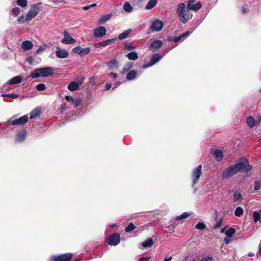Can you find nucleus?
<instances>
[{"label":"nucleus","instance_id":"5fc2aeb1","mask_svg":"<svg viewBox=\"0 0 261 261\" xmlns=\"http://www.w3.org/2000/svg\"><path fill=\"white\" fill-rule=\"evenodd\" d=\"M124 49L130 50V43L126 42L125 44Z\"/></svg>","mask_w":261,"mask_h":261},{"label":"nucleus","instance_id":"e2e57ef3","mask_svg":"<svg viewBox=\"0 0 261 261\" xmlns=\"http://www.w3.org/2000/svg\"><path fill=\"white\" fill-rule=\"evenodd\" d=\"M33 58L32 57H29L27 59V62L30 64H32L33 62Z\"/></svg>","mask_w":261,"mask_h":261},{"label":"nucleus","instance_id":"58836bf2","mask_svg":"<svg viewBox=\"0 0 261 261\" xmlns=\"http://www.w3.org/2000/svg\"><path fill=\"white\" fill-rule=\"evenodd\" d=\"M16 2L18 5L22 7H25L28 4L27 0H17Z\"/></svg>","mask_w":261,"mask_h":261},{"label":"nucleus","instance_id":"f3484780","mask_svg":"<svg viewBox=\"0 0 261 261\" xmlns=\"http://www.w3.org/2000/svg\"><path fill=\"white\" fill-rule=\"evenodd\" d=\"M29 118L28 116L25 115H23V116L17 119H15L14 120H13L11 122V124L12 125H23L27 123L28 121Z\"/></svg>","mask_w":261,"mask_h":261},{"label":"nucleus","instance_id":"052dcab7","mask_svg":"<svg viewBox=\"0 0 261 261\" xmlns=\"http://www.w3.org/2000/svg\"><path fill=\"white\" fill-rule=\"evenodd\" d=\"M121 84L120 82H116L113 85V89H114L115 88H117L119 86V85Z\"/></svg>","mask_w":261,"mask_h":261},{"label":"nucleus","instance_id":"f03ea898","mask_svg":"<svg viewBox=\"0 0 261 261\" xmlns=\"http://www.w3.org/2000/svg\"><path fill=\"white\" fill-rule=\"evenodd\" d=\"M176 12L180 20L184 23H185L192 16L190 10L188 8H186L185 5L183 3H180L178 5Z\"/></svg>","mask_w":261,"mask_h":261},{"label":"nucleus","instance_id":"a18cd8bd","mask_svg":"<svg viewBox=\"0 0 261 261\" xmlns=\"http://www.w3.org/2000/svg\"><path fill=\"white\" fill-rule=\"evenodd\" d=\"M112 16V14H109L102 17L101 21L106 22L108 21Z\"/></svg>","mask_w":261,"mask_h":261},{"label":"nucleus","instance_id":"bb28decb","mask_svg":"<svg viewBox=\"0 0 261 261\" xmlns=\"http://www.w3.org/2000/svg\"><path fill=\"white\" fill-rule=\"evenodd\" d=\"M107 64L110 69H116L118 67V62L115 59L110 61Z\"/></svg>","mask_w":261,"mask_h":261},{"label":"nucleus","instance_id":"1a4fd4ad","mask_svg":"<svg viewBox=\"0 0 261 261\" xmlns=\"http://www.w3.org/2000/svg\"><path fill=\"white\" fill-rule=\"evenodd\" d=\"M237 173L233 165L226 168L222 173V177L223 179L228 178Z\"/></svg>","mask_w":261,"mask_h":261},{"label":"nucleus","instance_id":"09e8293b","mask_svg":"<svg viewBox=\"0 0 261 261\" xmlns=\"http://www.w3.org/2000/svg\"><path fill=\"white\" fill-rule=\"evenodd\" d=\"M65 99L68 102H71L72 103H73V102H74V98L72 97H71V96H69V95L66 96H65Z\"/></svg>","mask_w":261,"mask_h":261},{"label":"nucleus","instance_id":"72a5a7b5","mask_svg":"<svg viewBox=\"0 0 261 261\" xmlns=\"http://www.w3.org/2000/svg\"><path fill=\"white\" fill-rule=\"evenodd\" d=\"M26 137V133H19L16 136L15 141L17 142H21L24 140Z\"/></svg>","mask_w":261,"mask_h":261},{"label":"nucleus","instance_id":"3c124183","mask_svg":"<svg viewBox=\"0 0 261 261\" xmlns=\"http://www.w3.org/2000/svg\"><path fill=\"white\" fill-rule=\"evenodd\" d=\"M231 241V238H228V237H226L224 238V241L226 244H228L230 243Z\"/></svg>","mask_w":261,"mask_h":261},{"label":"nucleus","instance_id":"2f4dec72","mask_svg":"<svg viewBox=\"0 0 261 261\" xmlns=\"http://www.w3.org/2000/svg\"><path fill=\"white\" fill-rule=\"evenodd\" d=\"M40 114V110L38 109H36L31 112L30 118L31 119H34L36 117L39 116Z\"/></svg>","mask_w":261,"mask_h":261},{"label":"nucleus","instance_id":"5701e85b","mask_svg":"<svg viewBox=\"0 0 261 261\" xmlns=\"http://www.w3.org/2000/svg\"><path fill=\"white\" fill-rule=\"evenodd\" d=\"M246 123L250 128H252L256 125L258 124L257 123V121H256L252 117H247L246 119Z\"/></svg>","mask_w":261,"mask_h":261},{"label":"nucleus","instance_id":"f704fd0d","mask_svg":"<svg viewBox=\"0 0 261 261\" xmlns=\"http://www.w3.org/2000/svg\"><path fill=\"white\" fill-rule=\"evenodd\" d=\"M242 198V194L238 191H234L233 193V200L234 202H237L239 200H241Z\"/></svg>","mask_w":261,"mask_h":261},{"label":"nucleus","instance_id":"4d7b16f0","mask_svg":"<svg viewBox=\"0 0 261 261\" xmlns=\"http://www.w3.org/2000/svg\"><path fill=\"white\" fill-rule=\"evenodd\" d=\"M150 258V257H140L138 259V261H149Z\"/></svg>","mask_w":261,"mask_h":261},{"label":"nucleus","instance_id":"4468645a","mask_svg":"<svg viewBox=\"0 0 261 261\" xmlns=\"http://www.w3.org/2000/svg\"><path fill=\"white\" fill-rule=\"evenodd\" d=\"M201 3L199 2L195 4L194 0H189L187 7L190 10L197 11L201 8Z\"/></svg>","mask_w":261,"mask_h":261},{"label":"nucleus","instance_id":"8fccbe9b","mask_svg":"<svg viewBox=\"0 0 261 261\" xmlns=\"http://www.w3.org/2000/svg\"><path fill=\"white\" fill-rule=\"evenodd\" d=\"M137 54L134 51H132V60H136L138 58Z\"/></svg>","mask_w":261,"mask_h":261},{"label":"nucleus","instance_id":"0e129e2a","mask_svg":"<svg viewBox=\"0 0 261 261\" xmlns=\"http://www.w3.org/2000/svg\"><path fill=\"white\" fill-rule=\"evenodd\" d=\"M23 19V16H21L20 17H19L18 19H17V21L20 23V22H21L22 20Z\"/></svg>","mask_w":261,"mask_h":261},{"label":"nucleus","instance_id":"ddd939ff","mask_svg":"<svg viewBox=\"0 0 261 261\" xmlns=\"http://www.w3.org/2000/svg\"><path fill=\"white\" fill-rule=\"evenodd\" d=\"M163 23L162 21L155 19L152 23L150 27V29L152 31H159L162 29Z\"/></svg>","mask_w":261,"mask_h":261},{"label":"nucleus","instance_id":"dca6fc26","mask_svg":"<svg viewBox=\"0 0 261 261\" xmlns=\"http://www.w3.org/2000/svg\"><path fill=\"white\" fill-rule=\"evenodd\" d=\"M117 39V38H114L110 39H107L105 41H102L101 42H99L98 43H96L94 44V46L96 48L101 47H105L108 46L112 43H113L114 42H115Z\"/></svg>","mask_w":261,"mask_h":261},{"label":"nucleus","instance_id":"a211bd4d","mask_svg":"<svg viewBox=\"0 0 261 261\" xmlns=\"http://www.w3.org/2000/svg\"><path fill=\"white\" fill-rule=\"evenodd\" d=\"M153 244V240L151 238H148L139 245V248L141 249L143 248H147L150 247Z\"/></svg>","mask_w":261,"mask_h":261},{"label":"nucleus","instance_id":"774afa93","mask_svg":"<svg viewBox=\"0 0 261 261\" xmlns=\"http://www.w3.org/2000/svg\"><path fill=\"white\" fill-rule=\"evenodd\" d=\"M261 123V115L259 117L258 120H257V123L259 124Z\"/></svg>","mask_w":261,"mask_h":261},{"label":"nucleus","instance_id":"4be33fe9","mask_svg":"<svg viewBox=\"0 0 261 261\" xmlns=\"http://www.w3.org/2000/svg\"><path fill=\"white\" fill-rule=\"evenodd\" d=\"M33 47V44L30 41L26 40L22 42L21 47L26 50L31 49Z\"/></svg>","mask_w":261,"mask_h":261},{"label":"nucleus","instance_id":"20e7f679","mask_svg":"<svg viewBox=\"0 0 261 261\" xmlns=\"http://www.w3.org/2000/svg\"><path fill=\"white\" fill-rule=\"evenodd\" d=\"M202 174V172L201 165H199L197 167L193 169L192 174V186L193 188H194V185L198 182V180Z\"/></svg>","mask_w":261,"mask_h":261},{"label":"nucleus","instance_id":"6e6552de","mask_svg":"<svg viewBox=\"0 0 261 261\" xmlns=\"http://www.w3.org/2000/svg\"><path fill=\"white\" fill-rule=\"evenodd\" d=\"M120 241V236L119 233H115L111 235L108 239V243L110 245L116 246L118 245Z\"/></svg>","mask_w":261,"mask_h":261},{"label":"nucleus","instance_id":"0eeeda50","mask_svg":"<svg viewBox=\"0 0 261 261\" xmlns=\"http://www.w3.org/2000/svg\"><path fill=\"white\" fill-rule=\"evenodd\" d=\"M72 253H68L57 256H52L51 259L53 261H68L72 257Z\"/></svg>","mask_w":261,"mask_h":261},{"label":"nucleus","instance_id":"423d86ee","mask_svg":"<svg viewBox=\"0 0 261 261\" xmlns=\"http://www.w3.org/2000/svg\"><path fill=\"white\" fill-rule=\"evenodd\" d=\"M38 13L39 8L37 5L32 6L27 15L25 20L29 21L31 20L36 16Z\"/></svg>","mask_w":261,"mask_h":261},{"label":"nucleus","instance_id":"b1692460","mask_svg":"<svg viewBox=\"0 0 261 261\" xmlns=\"http://www.w3.org/2000/svg\"><path fill=\"white\" fill-rule=\"evenodd\" d=\"M162 44L163 43L161 41L155 40L150 43V47L152 49L156 50L160 48L162 46Z\"/></svg>","mask_w":261,"mask_h":261},{"label":"nucleus","instance_id":"aec40b11","mask_svg":"<svg viewBox=\"0 0 261 261\" xmlns=\"http://www.w3.org/2000/svg\"><path fill=\"white\" fill-rule=\"evenodd\" d=\"M121 74L124 75H126L127 80H130V64L129 63L127 64L123 67Z\"/></svg>","mask_w":261,"mask_h":261},{"label":"nucleus","instance_id":"9b49d317","mask_svg":"<svg viewBox=\"0 0 261 261\" xmlns=\"http://www.w3.org/2000/svg\"><path fill=\"white\" fill-rule=\"evenodd\" d=\"M64 38L62 40V43L65 44H74L76 42V40L74 39L67 31L63 33Z\"/></svg>","mask_w":261,"mask_h":261},{"label":"nucleus","instance_id":"ea45409f","mask_svg":"<svg viewBox=\"0 0 261 261\" xmlns=\"http://www.w3.org/2000/svg\"><path fill=\"white\" fill-rule=\"evenodd\" d=\"M195 227L199 230H203L206 228V225L201 222L198 223L196 226Z\"/></svg>","mask_w":261,"mask_h":261},{"label":"nucleus","instance_id":"393cba45","mask_svg":"<svg viewBox=\"0 0 261 261\" xmlns=\"http://www.w3.org/2000/svg\"><path fill=\"white\" fill-rule=\"evenodd\" d=\"M214 155L215 156L216 160L217 162L221 161L223 156V153L222 151L220 150H215L214 151Z\"/></svg>","mask_w":261,"mask_h":261},{"label":"nucleus","instance_id":"7c9ffc66","mask_svg":"<svg viewBox=\"0 0 261 261\" xmlns=\"http://www.w3.org/2000/svg\"><path fill=\"white\" fill-rule=\"evenodd\" d=\"M22 81V78L20 76H16L11 79L9 81V83L10 85H14L20 83Z\"/></svg>","mask_w":261,"mask_h":261},{"label":"nucleus","instance_id":"2eb2a0df","mask_svg":"<svg viewBox=\"0 0 261 261\" xmlns=\"http://www.w3.org/2000/svg\"><path fill=\"white\" fill-rule=\"evenodd\" d=\"M106 33V29L103 26H99L94 29L93 34L95 37L100 38L105 36Z\"/></svg>","mask_w":261,"mask_h":261},{"label":"nucleus","instance_id":"c9c22d12","mask_svg":"<svg viewBox=\"0 0 261 261\" xmlns=\"http://www.w3.org/2000/svg\"><path fill=\"white\" fill-rule=\"evenodd\" d=\"M226 237L228 238H231L233 234L236 233V230L233 228H229L227 230H226L225 232Z\"/></svg>","mask_w":261,"mask_h":261},{"label":"nucleus","instance_id":"412c9836","mask_svg":"<svg viewBox=\"0 0 261 261\" xmlns=\"http://www.w3.org/2000/svg\"><path fill=\"white\" fill-rule=\"evenodd\" d=\"M136 226L133 223H132V237H137L139 234H140L143 230L144 229V226H140L138 228V230L136 231L133 232V231L136 228Z\"/></svg>","mask_w":261,"mask_h":261},{"label":"nucleus","instance_id":"473e14b6","mask_svg":"<svg viewBox=\"0 0 261 261\" xmlns=\"http://www.w3.org/2000/svg\"><path fill=\"white\" fill-rule=\"evenodd\" d=\"M130 34V29H128L123 32L122 33L120 34L118 36V39L119 40H123L125 38H126Z\"/></svg>","mask_w":261,"mask_h":261},{"label":"nucleus","instance_id":"13d9d810","mask_svg":"<svg viewBox=\"0 0 261 261\" xmlns=\"http://www.w3.org/2000/svg\"><path fill=\"white\" fill-rule=\"evenodd\" d=\"M111 87H112V84L110 83H108L106 85L105 89L106 90H109V89H111Z\"/></svg>","mask_w":261,"mask_h":261},{"label":"nucleus","instance_id":"c03bdc74","mask_svg":"<svg viewBox=\"0 0 261 261\" xmlns=\"http://www.w3.org/2000/svg\"><path fill=\"white\" fill-rule=\"evenodd\" d=\"M261 187V181L256 180L254 182V189L255 191L258 190Z\"/></svg>","mask_w":261,"mask_h":261},{"label":"nucleus","instance_id":"de8ad7c7","mask_svg":"<svg viewBox=\"0 0 261 261\" xmlns=\"http://www.w3.org/2000/svg\"><path fill=\"white\" fill-rule=\"evenodd\" d=\"M7 96L8 97H12L15 99L18 98L19 96L18 94L14 93H9L7 94Z\"/></svg>","mask_w":261,"mask_h":261},{"label":"nucleus","instance_id":"e433bc0d","mask_svg":"<svg viewBox=\"0 0 261 261\" xmlns=\"http://www.w3.org/2000/svg\"><path fill=\"white\" fill-rule=\"evenodd\" d=\"M244 213L243 209L241 206H238L234 211V215L237 217H240Z\"/></svg>","mask_w":261,"mask_h":261},{"label":"nucleus","instance_id":"a878e982","mask_svg":"<svg viewBox=\"0 0 261 261\" xmlns=\"http://www.w3.org/2000/svg\"><path fill=\"white\" fill-rule=\"evenodd\" d=\"M253 218L254 222L259 221L261 223V211L253 212Z\"/></svg>","mask_w":261,"mask_h":261},{"label":"nucleus","instance_id":"338daca9","mask_svg":"<svg viewBox=\"0 0 261 261\" xmlns=\"http://www.w3.org/2000/svg\"><path fill=\"white\" fill-rule=\"evenodd\" d=\"M89 8H90V6H89H89H84V7H83V9L84 10H88Z\"/></svg>","mask_w":261,"mask_h":261},{"label":"nucleus","instance_id":"6e6d98bb","mask_svg":"<svg viewBox=\"0 0 261 261\" xmlns=\"http://www.w3.org/2000/svg\"><path fill=\"white\" fill-rule=\"evenodd\" d=\"M137 77V72L135 70H132V80L135 79Z\"/></svg>","mask_w":261,"mask_h":261},{"label":"nucleus","instance_id":"37998d69","mask_svg":"<svg viewBox=\"0 0 261 261\" xmlns=\"http://www.w3.org/2000/svg\"><path fill=\"white\" fill-rule=\"evenodd\" d=\"M20 9L18 7L14 8L12 10V13L15 16H17L20 13Z\"/></svg>","mask_w":261,"mask_h":261},{"label":"nucleus","instance_id":"cd10ccee","mask_svg":"<svg viewBox=\"0 0 261 261\" xmlns=\"http://www.w3.org/2000/svg\"><path fill=\"white\" fill-rule=\"evenodd\" d=\"M158 0H149L145 6V9L150 10L153 8L157 4Z\"/></svg>","mask_w":261,"mask_h":261},{"label":"nucleus","instance_id":"49530a36","mask_svg":"<svg viewBox=\"0 0 261 261\" xmlns=\"http://www.w3.org/2000/svg\"><path fill=\"white\" fill-rule=\"evenodd\" d=\"M223 222L222 218L220 219L217 222L216 225L214 226V229H217L220 227L222 226Z\"/></svg>","mask_w":261,"mask_h":261},{"label":"nucleus","instance_id":"603ef678","mask_svg":"<svg viewBox=\"0 0 261 261\" xmlns=\"http://www.w3.org/2000/svg\"><path fill=\"white\" fill-rule=\"evenodd\" d=\"M212 258L211 257L206 256L201 258L200 261H212Z\"/></svg>","mask_w":261,"mask_h":261},{"label":"nucleus","instance_id":"7ed1b4c3","mask_svg":"<svg viewBox=\"0 0 261 261\" xmlns=\"http://www.w3.org/2000/svg\"><path fill=\"white\" fill-rule=\"evenodd\" d=\"M245 158H241L237 161L234 165H233L237 172L239 171L248 172L251 170V166L245 163Z\"/></svg>","mask_w":261,"mask_h":261},{"label":"nucleus","instance_id":"bf43d9fd","mask_svg":"<svg viewBox=\"0 0 261 261\" xmlns=\"http://www.w3.org/2000/svg\"><path fill=\"white\" fill-rule=\"evenodd\" d=\"M110 76H111V77H113L114 79H116L118 76L117 74L115 73H113V72H111L110 74Z\"/></svg>","mask_w":261,"mask_h":261},{"label":"nucleus","instance_id":"f8f14e48","mask_svg":"<svg viewBox=\"0 0 261 261\" xmlns=\"http://www.w3.org/2000/svg\"><path fill=\"white\" fill-rule=\"evenodd\" d=\"M192 31H187L186 32L182 34L181 35L176 37H169L168 40L169 41H172L175 43L178 42L180 40L184 39V38L188 37Z\"/></svg>","mask_w":261,"mask_h":261},{"label":"nucleus","instance_id":"864d4df0","mask_svg":"<svg viewBox=\"0 0 261 261\" xmlns=\"http://www.w3.org/2000/svg\"><path fill=\"white\" fill-rule=\"evenodd\" d=\"M81 101L80 99H76L75 100H74V102H73V104L75 107H76L80 105Z\"/></svg>","mask_w":261,"mask_h":261},{"label":"nucleus","instance_id":"a19ab883","mask_svg":"<svg viewBox=\"0 0 261 261\" xmlns=\"http://www.w3.org/2000/svg\"><path fill=\"white\" fill-rule=\"evenodd\" d=\"M36 89L38 91H43V90H45L46 86H45V84H44L43 83H40V84H38L36 86Z\"/></svg>","mask_w":261,"mask_h":261},{"label":"nucleus","instance_id":"680f3d73","mask_svg":"<svg viewBox=\"0 0 261 261\" xmlns=\"http://www.w3.org/2000/svg\"><path fill=\"white\" fill-rule=\"evenodd\" d=\"M125 231L128 232H130V223L125 228Z\"/></svg>","mask_w":261,"mask_h":261},{"label":"nucleus","instance_id":"4c0bfd02","mask_svg":"<svg viewBox=\"0 0 261 261\" xmlns=\"http://www.w3.org/2000/svg\"><path fill=\"white\" fill-rule=\"evenodd\" d=\"M47 47L48 45L47 44H44L43 45H41L39 47L38 49L36 50V53L37 54H40Z\"/></svg>","mask_w":261,"mask_h":261},{"label":"nucleus","instance_id":"9d476101","mask_svg":"<svg viewBox=\"0 0 261 261\" xmlns=\"http://www.w3.org/2000/svg\"><path fill=\"white\" fill-rule=\"evenodd\" d=\"M72 51L74 53L79 55L81 56H83L90 53V47L82 48L80 46H77L72 48Z\"/></svg>","mask_w":261,"mask_h":261},{"label":"nucleus","instance_id":"69168bd1","mask_svg":"<svg viewBox=\"0 0 261 261\" xmlns=\"http://www.w3.org/2000/svg\"><path fill=\"white\" fill-rule=\"evenodd\" d=\"M172 258V256H169V257H166L164 261H170Z\"/></svg>","mask_w":261,"mask_h":261},{"label":"nucleus","instance_id":"6ab92c4d","mask_svg":"<svg viewBox=\"0 0 261 261\" xmlns=\"http://www.w3.org/2000/svg\"><path fill=\"white\" fill-rule=\"evenodd\" d=\"M56 56L60 59L66 58L68 56V52L65 49H60L56 50Z\"/></svg>","mask_w":261,"mask_h":261},{"label":"nucleus","instance_id":"c756f323","mask_svg":"<svg viewBox=\"0 0 261 261\" xmlns=\"http://www.w3.org/2000/svg\"><path fill=\"white\" fill-rule=\"evenodd\" d=\"M79 88V85L75 82H72L68 85V89L71 91H74Z\"/></svg>","mask_w":261,"mask_h":261},{"label":"nucleus","instance_id":"f257e3e1","mask_svg":"<svg viewBox=\"0 0 261 261\" xmlns=\"http://www.w3.org/2000/svg\"><path fill=\"white\" fill-rule=\"evenodd\" d=\"M54 69L51 67H45L41 68H38L33 71L30 76L32 79H36L39 77H48L54 74Z\"/></svg>","mask_w":261,"mask_h":261},{"label":"nucleus","instance_id":"79ce46f5","mask_svg":"<svg viewBox=\"0 0 261 261\" xmlns=\"http://www.w3.org/2000/svg\"><path fill=\"white\" fill-rule=\"evenodd\" d=\"M123 9L125 12H130V4L128 2H125L124 6Z\"/></svg>","mask_w":261,"mask_h":261},{"label":"nucleus","instance_id":"c85d7f7f","mask_svg":"<svg viewBox=\"0 0 261 261\" xmlns=\"http://www.w3.org/2000/svg\"><path fill=\"white\" fill-rule=\"evenodd\" d=\"M192 215L191 213L189 212H184L180 215L175 217V219L176 220L179 221L185 219H186L188 217Z\"/></svg>","mask_w":261,"mask_h":261},{"label":"nucleus","instance_id":"39448f33","mask_svg":"<svg viewBox=\"0 0 261 261\" xmlns=\"http://www.w3.org/2000/svg\"><path fill=\"white\" fill-rule=\"evenodd\" d=\"M164 56V55H161L160 54H155L151 56L150 60L149 63L144 64L142 67L143 68H146L151 67L158 61H159Z\"/></svg>","mask_w":261,"mask_h":261}]
</instances>
